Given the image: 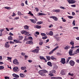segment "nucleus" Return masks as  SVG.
I'll return each mask as SVG.
<instances>
[{
	"label": "nucleus",
	"mask_w": 79,
	"mask_h": 79,
	"mask_svg": "<svg viewBox=\"0 0 79 79\" xmlns=\"http://www.w3.org/2000/svg\"><path fill=\"white\" fill-rule=\"evenodd\" d=\"M48 71L45 70H41L39 71V73L41 75L43 76H46L45 73H47Z\"/></svg>",
	"instance_id": "f257e3e1"
},
{
	"label": "nucleus",
	"mask_w": 79,
	"mask_h": 79,
	"mask_svg": "<svg viewBox=\"0 0 79 79\" xmlns=\"http://www.w3.org/2000/svg\"><path fill=\"white\" fill-rule=\"evenodd\" d=\"M21 33H22V34H24L26 35H29V32H27L26 31L22 30L21 31Z\"/></svg>",
	"instance_id": "f03ea898"
},
{
	"label": "nucleus",
	"mask_w": 79,
	"mask_h": 79,
	"mask_svg": "<svg viewBox=\"0 0 79 79\" xmlns=\"http://www.w3.org/2000/svg\"><path fill=\"white\" fill-rule=\"evenodd\" d=\"M39 47H37L36 49H34L31 51L32 52H35V53H39Z\"/></svg>",
	"instance_id": "7ed1b4c3"
},
{
	"label": "nucleus",
	"mask_w": 79,
	"mask_h": 79,
	"mask_svg": "<svg viewBox=\"0 0 79 79\" xmlns=\"http://www.w3.org/2000/svg\"><path fill=\"white\" fill-rule=\"evenodd\" d=\"M58 48H59V47L58 46H57L54 49H53L52 50V51H51V52H50L49 53V55H51V54H52V53H53L54 51H55V50H57V49H58Z\"/></svg>",
	"instance_id": "20e7f679"
},
{
	"label": "nucleus",
	"mask_w": 79,
	"mask_h": 79,
	"mask_svg": "<svg viewBox=\"0 0 79 79\" xmlns=\"http://www.w3.org/2000/svg\"><path fill=\"white\" fill-rule=\"evenodd\" d=\"M13 63L15 65H18L19 64V62H18V60L16 59H15L13 61Z\"/></svg>",
	"instance_id": "39448f33"
},
{
	"label": "nucleus",
	"mask_w": 79,
	"mask_h": 79,
	"mask_svg": "<svg viewBox=\"0 0 79 79\" xmlns=\"http://www.w3.org/2000/svg\"><path fill=\"white\" fill-rule=\"evenodd\" d=\"M69 64L71 66H73L75 64V62L73 60H70L69 62Z\"/></svg>",
	"instance_id": "423d86ee"
},
{
	"label": "nucleus",
	"mask_w": 79,
	"mask_h": 79,
	"mask_svg": "<svg viewBox=\"0 0 79 79\" xmlns=\"http://www.w3.org/2000/svg\"><path fill=\"white\" fill-rule=\"evenodd\" d=\"M50 18L53 19L55 21H58V18L55 16H51L50 17Z\"/></svg>",
	"instance_id": "0eeeda50"
},
{
	"label": "nucleus",
	"mask_w": 79,
	"mask_h": 79,
	"mask_svg": "<svg viewBox=\"0 0 79 79\" xmlns=\"http://www.w3.org/2000/svg\"><path fill=\"white\" fill-rule=\"evenodd\" d=\"M13 70L15 72H18L19 71V69L17 67H15L13 69Z\"/></svg>",
	"instance_id": "6e6552de"
},
{
	"label": "nucleus",
	"mask_w": 79,
	"mask_h": 79,
	"mask_svg": "<svg viewBox=\"0 0 79 79\" xmlns=\"http://www.w3.org/2000/svg\"><path fill=\"white\" fill-rule=\"evenodd\" d=\"M60 62L63 64H65L66 63V62H65V59L64 58H62L61 59V61Z\"/></svg>",
	"instance_id": "1a4fd4ad"
},
{
	"label": "nucleus",
	"mask_w": 79,
	"mask_h": 79,
	"mask_svg": "<svg viewBox=\"0 0 79 79\" xmlns=\"http://www.w3.org/2000/svg\"><path fill=\"white\" fill-rule=\"evenodd\" d=\"M69 3H71L73 4V3H75L76 1L75 0H69L67 1Z\"/></svg>",
	"instance_id": "9d476101"
},
{
	"label": "nucleus",
	"mask_w": 79,
	"mask_h": 79,
	"mask_svg": "<svg viewBox=\"0 0 79 79\" xmlns=\"http://www.w3.org/2000/svg\"><path fill=\"white\" fill-rule=\"evenodd\" d=\"M10 44H8V42H6L5 44V47L6 48H9V47H10Z\"/></svg>",
	"instance_id": "9b49d317"
},
{
	"label": "nucleus",
	"mask_w": 79,
	"mask_h": 79,
	"mask_svg": "<svg viewBox=\"0 0 79 79\" xmlns=\"http://www.w3.org/2000/svg\"><path fill=\"white\" fill-rule=\"evenodd\" d=\"M66 72L64 70H61V71L60 73L62 75H65Z\"/></svg>",
	"instance_id": "f8f14e48"
},
{
	"label": "nucleus",
	"mask_w": 79,
	"mask_h": 79,
	"mask_svg": "<svg viewBox=\"0 0 79 79\" xmlns=\"http://www.w3.org/2000/svg\"><path fill=\"white\" fill-rule=\"evenodd\" d=\"M69 55L70 56H72V54H73V50L70 49L69 51Z\"/></svg>",
	"instance_id": "ddd939ff"
},
{
	"label": "nucleus",
	"mask_w": 79,
	"mask_h": 79,
	"mask_svg": "<svg viewBox=\"0 0 79 79\" xmlns=\"http://www.w3.org/2000/svg\"><path fill=\"white\" fill-rule=\"evenodd\" d=\"M65 50H68L69 48H70V46L69 45H67L64 48Z\"/></svg>",
	"instance_id": "4468645a"
},
{
	"label": "nucleus",
	"mask_w": 79,
	"mask_h": 79,
	"mask_svg": "<svg viewBox=\"0 0 79 79\" xmlns=\"http://www.w3.org/2000/svg\"><path fill=\"white\" fill-rule=\"evenodd\" d=\"M37 15L38 16H42V15H45V14L44 13H38L37 14Z\"/></svg>",
	"instance_id": "2eb2a0df"
},
{
	"label": "nucleus",
	"mask_w": 79,
	"mask_h": 79,
	"mask_svg": "<svg viewBox=\"0 0 79 79\" xmlns=\"http://www.w3.org/2000/svg\"><path fill=\"white\" fill-rule=\"evenodd\" d=\"M30 21H31V23H33L34 24H35L36 23V21L34 19H30Z\"/></svg>",
	"instance_id": "dca6fc26"
},
{
	"label": "nucleus",
	"mask_w": 79,
	"mask_h": 79,
	"mask_svg": "<svg viewBox=\"0 0 79 79\" xmlns=\"http://www.w3.org/2000/svg\"><path fill=\"white\" fill-rule=\"evenodd\" d=\"M51 59L52 60H56V58L54 57L53 56H52L50 57Z\"/></svg>",
	"instance_id": "f3484780"
},
{
	"label": "nucleus",
	"mask_w": 79,
	"mask_h": 79,
	"mask_svg": "<svg viewBox=\"0 0 79 79\" xmlns=\"http://www.w3.org/2000/svg\"><path fill=\"white\" fill-rule=\"evenodd\" d=\"M56 72V70H51V71L49 72L50 73H51V74H52V73H55Z\"/></svg>",
	"instance_id": "a211bd4d"
},
{
	"label": "nucleus",
	"mask_w": 79,
	"mask_h": 79,
	"mask_svg": "<svg viewBox=\"0 0 79 79\" xmlns=\"http://www.w3.org/2000/svg\"><path fill=\"white\" fill-rule=\"evenodd\" d=\"M8 39L9 40H13V37H12V36H10L8 37Z\"/></svg>",
	"instance_id": "6ab92c4d"
},
{
	"label": "nucleus",
	"mask_w": 79,
	"mask_h": 79,
	"mask_svg": "<svg viewBox=\"0 0 79 79\" xmlns=\"http://www.w3.org/2000/svg\"><path fill=\"white\" fill-rule=\"evenodd\" d=\"M47 64L48 66H52V63L50 61H49L47 63Z\"/></svg>",
	"instance_id": "aec40b11"
},
{
	"label": "nucleus",
	"mask_w": 79,
	"mask_h": 79,
	"mask_svg": "<svg viewBox=\"0 0 79 79\" xmlns=\"http://www.w3.org/2000/svg\"><path fill=\"white\" fill-rule=\"evenodd\" d=\"M24 29H27V30H29V27L27 25H25L24 26Z\"/></svg>",
	"instance_id": "412c9836"
},
{
	"label": "nucleus",
	"mask_w": 79,
	"mask_h": 79,
	"mask_svg": "<svg viewBox=\"0 0 79 79\" xmlns=\"http://www.w3.org/2000/svg\"><path fill=\"white\" fill-rule=\"evenodd\" d=\"M42 23H43V22L42 21H40L37 22L36 24L37 25H40V24H42Z\"/></svg>",
	"instance_id": "4be33fe9"
},
{
	"label": "nucleus",
	"mask_w": 79,
	"mask_h": 79,
	"mask_svg": "<svg viewBox=\"0 0 79 79\" xmlns=\"http://www.w3.org/2000/svg\"><path fill=\"white\" fill-rule=\"evenodd\" d=\"M70 44L72 46H74V41H71V42L70 43Z\"/></svg>",
	"instance_id": "5701e85b"
},
{
	"label": "nucleus",
	"mask_w": 79,
	"mask_h": 79,
	"mask_svg": "<svg viewBox=\"0 0 79 79\" xmlns=\"http://www.w3.org/2000/svg\"><path fill=\"white\" fill-rule=\"evenodd\" d=\"M59 35V34H58L57 33L56 35L54 36V39H58L56 37H58Z\"/></svg>",
	"instance_id": "b1692460"
},
{
	"label": "nucleus",
	"mask_w": 79,
	"mask_h": 79,
	"mask_svg": "<svg viewBox=\"0 0 79 79\" xmlns=\"http://www.w3.org/2000/svg\"><path fill=\"white\" fill-rule=\"evenodd\" d=\"M19 76L21 77H24V75L23 73H20L19 74Z\"/></svg>",
	"instance_id": "393cba45"
},
{
	"label": "nucleus",
	"mask_w": 79,
	"mask_h": 79,
	"mask_svg": "<svg viewBox=\"0 0 79 79\" xmlns=\"http://www.w3.org/2000/svg\"><path fill=\"white\" fill-rule=\"evenodd\" d=\"M35 28H36L37 29H40V28H41V26L39 25H36L35 26Z\"/></svg>",
	"instance_id": "a878e982"
},
{
	"label": "nucleus",
	"mask_w": 79,
	"mask_h": 79,
	"mask_svg": "<svg viewBox=\"0 0 79 79\" xmlns=\"http://www.w3.org/2000/svg\"><path fill=\"white\" fill-rule=\"evenodd\" d=\"M53 35V33L52 32V31H51L49 32V35H51V36H52Z\"/></svg>",
	"instance_id": "bb28decb"
},
{
	"label": "nucleus",
	"mask_w": 79,
	"mask_h": 79,
	"mask_svg": "<svg viewBox=\"0 0 79 79\" xmlns=\"http://www.w3.org/2000/svg\"><path fill=\"white\" fill-rule=\"evenodd\" d=\"M21 69L22 70H25L26 69V67H22L21 68Z\"/></svg>",
	"instance_id": "cd10ccee"
},
{
	"label": "nucleus",
	"mask_w": 79,
	"mask_h": 79,
	"mask_svg": "<svg viewBox=\"0 0 79 79\" xmlns=\"http://www.w3.org/2000/svg\"><path fill=\"white\" fill-rule=\"evenodd\" d=\"M29 44L30 45H33V41L32 40H31L30 41H29Z\"/></svg>",
	"instance_id": "c85d7f7f"
},
{
	"label": "nucleus",
	"mask_w": 79,
	"mask_h": 79,
	"mask_svg": "<svg viewBox=\"0 0 79 79\" xmlns=\"http://www.w3.org/2000/svg\"><path fill=\"white\" fill-rule=\"evenodd\" d=\"M19 40H22L23 39V36H19Z\"/></svg>",
	"instance_id": "c756f323"
},
{
	"label": "nucleus",
	"mask_w": 79,
	"mask_h": 79,
	"mask_svg": "<svg viewBox=\"0 0 79 79\" xmlns=\"http://www.w3.org/2000/svg\"><path fill=\"white\" fill-rule=\"evenodd\" d=\"M40 59L41 60H45V58L44 56H40Z\"/></svg>",
	"instance_id": "7c9ffc66"
},
{
	"label": "nucleus",
	"mask_w": 79,
	"mask_h": 79,
	"mask_svg": "<svg viewBox=\"0 0 79 79\" xmlns=\"http://www.w3.org/2000/svg\"><path fill=\"white\" fill-rule=\"evenodd\" d=\"M28 14L29 15H31V16H34V15L33 14H32V12H31V11H29V12L28 13Z\"/></svg>",
	"instance_id": "2f4dec72"
},
{
	"label": "nucleus",
	"mask_w": 79,
	"mask_h": 79,
	"mask_svg": "<svg viewBox=\"0 0 79 79\" xmlns=\"http://www.w3.org/2000/svg\"><path fill=\"white\" fill-rule=\"evenodd\" d=\"M71 58V57H69L67 60L66 62L67 63H68L69 62V61L70 60V59Z\"/></svg>",
	"instance_id": "473e14b6"
},
{
	"label": "nucleus",
	"mask_w": 79,
	"mask_h": 79,
	"mask_svg": "<svg viewBox=\"0 0 79 79\" xmlns=\"http://www.w3.org/2000/svg\"><path fill=\"white\" fill-rule=\"evenodd\" d=\"M61 51H60L59 52H57V55H61Z\"/></svg>",
	"instance_id": "72a5a7b5"
},
{
	"label": "nucleus",
	"mask_w": 79,
	"mask_h": 79,
	"mask_svg": "<svg viewBox=\"0 0 79 79\" xmlns=\"http://www.w3.org/2000/svg\"><path fill=\"white\" fill-rule=\"evenodd\" d=\"M47 38V35H46V36H45V37H43L42 38V39L43 40H45V39H46Z\"/></svg>",
	"instance_id": "f704fd0d"
},
{
	"label": "nucleus",
	"mask_w": 79,
	"mask_h": 79,
	"mask_svg": "<svg viewBox=\"0 0 79 79\" xmlns=\"http://www.w3.org/2000/svg\"><path fill=\"white\" fill-rule=\"evenodd\" d=\"M7 60H10V61H11V57H7Z\"/></svg>",
	"instance_id": "c9c22d12"
},
{
	"label": "nucleus",
	"mask_w": 79,
	"mask_h": 79,
	"mask_svg": "<svg viewBox=\"0 0 79 79\" xmlns=\"http://www.w3.org/2000/svg\"><path fill=\"white\" fill-rule=\"evenodd\" d=\"M6 9H7V10H10L11 9V7H4Z\"/></svg>",
	"instance_id": "e433bc0d"
},
{
	"label": "nucleus",
	"mask_w": 79,
	"mask_h": 79,
	"mask_svg": "<svg viewBox=\"0 0 79 79\" xmlns=\"http://www.w3.org/2000/svg\"><path fill=\"white\" fill-rule=\"evenodd\" d=\"M41 35L43 36H46V35H46V34H45L44 33H41Z\"/></svg>",
	"instance_id": "4c0bfd02"
},
{
	"label": "nucleus",
	"mask_w": 79,
	"mask_h": 79,
	"mask_svg": "<svg viewBox=\"0 0 79 79\" xmlns=\"http://www.w3.org/2000/svg\"><path fill=\"white\" fill-rule=\"evenodd\" d=\"M67 17L69 18V19H72L73 18V16H68Z\"/></svg>",
	"instance_id": "58836bf2"
},
{
	"label": "nucleus",
	"mask_w": 79,
	"mask_h": 79,
	"mask_svg": "<svg viewBox=\"0 0 79 79\" xmlns=\"http://www.w3.org/2000/svg\"><path fill=\"white\" fill-rule=\"evenodd\" d=\"M4 69V67L3 66H0V70H2V69Z\"/></svg>",
	"instance_id": "ea45409f"
},
{
	"label": "nucleus",
	"mask_w": 79,
	"mask_h": 79,
	"mask_svg": "<svg viewBox=\"0 0 79 79\" xmlns=\"http://www.w3.org/2000/svg\"><path fill=\"white\" fill-rule=\"evenodd\" d=\"M60 11V9H56V13H59Z\"/></svg>",
	"instance_id": "a19ab883"
},
{
	"label": "nucleus",
	"mask_w": 79,
	"mask_h": 79,
	"mask_svg": "<svg viewBox=\"0 0 79 79\" xmlns=\"http://www.w3.org/2000/svg\"><path fill=\"white\" fill-rule=\"evenodd\" d=\"M46 58L47 60H50V57L49 56H46Z\"/></svg>",
	"instance_id": "79ce46f5"
},
{
	"label": "nucleus",
	"mask_w": 79,
	"mask_h": 79,
	"mask_svg": "<svg viewBox=\"0 0 79 79\" xmlns=\"http://www.w3.org/2000/svg\"><path fill=\"white\" fill-rule=\"evenodd\" d=\"M61 19H62V21H63V22H66V19H63V17L61 18Z\"/></svg>",
	"instance_id": "37998d69"
},
{
	"label": "nucleus",
	"mask_w": 79,
	"mask_h": 79,
	"mask_svg": "<svg viewBox=\"0 0 79 79\" xmlns=\"http://www.w3.org/2000/svg\"><path fill=\"white\" fill-rule=\"evenodd\" d=\"M58 68V67L56 66H55L54 67H53V69H56V68Z\"/></svg>",
	"instance_id": "c03bdc74"
},
{
	"label": "nucleus",
	"mask_w": 79,
	"mask_h": 79,
	"mask_svg": "<svg viewBox=\"0 0 79 79\" xmlns=\"http://www.w3.org/2000/svg\"><path fill=\"white\" fill-rule=\"evenodd\" d=\"M71 6L73 8H75V7L76 6L75 5H71Z\"/></svg>",
	"instance_id": "a18cd8bd"
},
{
	"label": "nucleus",
	"mask_w": 79,
	"mask_h": 79,
	"mask_svg": "<svg viewBox=\"0 0 79 79\" xmlns=\"http://www.w3.org/2000/svg\"><path fill=\"white\" fill-rule=\"evenodd\" d=\"M60 8H61V9H63V10H64V9H66L65 8L62 6H60Z\"/></svg>",
	"instance_id": "49530a36"
},
{
	"label": "nucleus",
	"mask_w": 79,
	"mask_h": 79,
	"mask_svg": "<svg viewBox=\"0 0 79 79\" xmlns=\"http://www.w3.org/2000/svg\"><path fill=\"white\" fill-rule=\"evenodd\" d=\"M68 74H69V75H70L71 76H74V74H71L70 73H69Z\"/></svg>",
	"instance_id": "de8ad7c7"
},
{
	"label": "nucleus",
	"mask_w": 79,
	"mask_h": 79,
	"mask_svg": "<svg viewBox=\"0 0 79 79\" xmlns=\"http://www.w3.org/2000/svg\"><path fill=\"white\" fill-rule=\"evenodd\" d=\"M73 24L74 26H75V25H76V23H75V20H74L73 21Z\"/></svg>",
	"instance_id": "09e8293b"
},
{
	"label": "nucleus",
	"mask_w": 79,
	"mask_h": 79,
	"mask_svg": "<svg viewBox=\"0 0 79 79\" xmlns=\"http://www.w3.org/2000/svg\"><path fill=\"white\" fill-rule=\"evenodd\" d=\"M56 79H62V78L60 77H56Z\"/></svg>",
	"instance_id": "8fccbe9b"
},
{
	"label": "nucleus",
	"mask_w": 79,
	"mask_h": 79,
	"mask_svg": "<svg viewBox=\"0 0 79 79\" xmlns=\"http://www.w3.org/2000/svg\"><path fill=\"white\" fill-rule=\"evenodd\" d=\"M56 77H51V79H56Z\"/></svg>",
	"instance_id": "3c124183"
},
{
	"label": "nucleus",
	"mask_w": 79,
	"mask_h": 79,
	"mask_svg": "<svg viewBox=\"0 0 79 79\" xmlns=\"http://www.w3.org/2000/svg\"><path fill=\"white\" fill-rule=\"evenodd\" d=\"M14 42H16V43H18V41L17 40H14Z\"/></svg>",
	"instance_id": "603ef678"
},
{
	"label": "nucleus",
	"mask_w": 79,
	"mask_h": 79,
	"mask_svg": "<svg viewBox=\"0 0 79 79\" xmlns=\"http://www.w3.org/2000/svg\"><path fill=\"white\" fill-rule=\"evenodd\" d=\"M25 56V60H27V58L28 57V56H27L25 55L24 56Z\"/></svg>",
	"instance_id": "864d4df0"
},
{
	"label": "nucleus",
	"mask_w": 79,
	"mask_h": 79,
	"mask_svg": "<svg viewBox=\"0 0 79 79\" xmlns=\"http://www.w3.org/2000/svg\"><path fill=\"white\" fill-rule=\"evenodd\" d=\"M15 77L16 78H19V76L18 75L16 74Z\"/></svg>",
	"instance_id": "5fc2aeb1"
},
{
	"label": "nucleus",
	"mask_w": 79,
	"mask_h": 79,
	"mask_svg": "<svg viewBox=\"0 0 79 79\" xmlns=\"http://www.w3.org/2000/svg\"><path fill=\"white\" fill-rule=\"evenodd\" d=\"M4 30V29H2L1 30H0V33H2V32H3V31H4V30Z\"/></svg>",
	"instance_id": "6e6d98bb"
},
{
	"label": "nucleus",
	"mask_w": 79,
	"mask_h": 79,
	"mask_svg": "<svg viewBox=\"0 0 79 79\" xmlns=\"http://www.w3.org/2000/svg\"><path fill=\"white\" fill-rule=\"evenodd\" d=\"M35 9L36 10V11H37V12H38V11H39V8L37 7L35 8Z\"/></svg>",
	"instance_id": "4d7b16f0"
},
{
	"label": "nucleus",
	"mask_w": 79,
	"mask_h": 79,
	"mask_svg": "<svg viewBox=\"0 0 79 79\" xmlns=\"http://www.w3.org/2000/svg\"><path fill=\"white\" fill-rule=\"evenodd\" d=\"M28 39H29V40H32L33 39L32 38V37L30 36L28 38Z\"/></svg>",
	"instance_id": "13d9d810"
},
{
	"label": "nucleus",
	"mask_w": 79,
	"mask_h": 79,
	"mask_svg": "<svg viewBox=\"0 0 79 79\" xmlns=\"http://www.w3.org/2000/svg\"><path fill=\"white\" fill-rule=\"evenodd\" d=\"M51 27H53V25L52 24H51L49 26V27L50 28Z\"/></svg>",
	"instance_id": "bf43d9fd"
},
{
	"label": "nucleus",
	"mask_w": 79,
	"mask_h": 79,
	"mask_svg": "<svg viewBox=\"0 0 79 79\" xmlns=\"http://www.w3.org/2000/svg\"><path fill=\"white\" fill-rule=\"evenodd\" d=\"M21 55H22V56H24L25 55V53H23V52H22L21 53Z\"/></svg>",
	"instance_id": "052dcab7"
},
{
	"label": "nucleus",
	"mask_w": 79,
	"mask_h": 79,
	"mask_svg": "<svg viewBox=\"0 0 79 79\" xmlns=\"http://www.w3.org/2000/svg\"><path fill=\"white\" fill-rule=\"evenodd\" d=\"M9 35H14L11 32L9 33Z\"/></svg>",
	"instance_id": "680f3d73"
},
{
	"label": "nucleus",
	"mask_w": 79,
	"mask_h": 79,
	"mask_svg": "<svg viewBox=\"0 0 79 79\" xmlns=\"http://www.w3.org/2000/svg\"><path fill=\"white\" fill-rule=\"evenodd\" d=\"M72 16H74L75 15V13H74V12H72Z\"/></svg>",
	"instance_id": "e2e57ef3"
},
{
	"label": "nucleus",
	"mask_w": 79,
	"mask_h": 79,
	"mask_svg": "<svg viewBox=\"0 0 79 79\" xmlns=\"http://www.w3.org/2000/svg\"><path fill=\"white\" fill-rule=\"evenodd\" d=\"M16 74H15V73H13L12 74L13 76V77H16Z\"/></svg>",
	"instance_id": "0e129e2a"
},
{
	"label": "nucleus",
	"mask_w": 79,
	"mask_h": 79,
	"mask_svg": "<svg viewBox=\"0 0 79 79\" xmlns=\"http://www.w3.org/2000/svg\"><path fill=\"white\" fill-rule=\"evenodd\" d=\"M39 44L40 45H42V44H43V42H40L39 43Z\"/></svg>",
	"instance_id": "69168bd1"
},
{
	"label": "nucleus",
	"mask_w": 79,
	"mask_h": 79,
	"mask_svg": "<svg viewBox=\"0 0 79 79\" xmlns=\"http://www.w3.org/2000/svg\"><path fill=\"white\" fill-rule=\"evenodd\" d=\"M5 79H9V77H5Z\"/></svg>",
	"instance_id": "338daca9"
},
{
	"label": "nucleus",
	"mask_w": 79,
	"mask_h": 79,
	"mask_svg": "<svg viewBox=\"0 0 79 79\" xmlns=\"http://www.w3.org/2000/svg\"><path fill=\"white\" fill-rule=\"evenodd\" d=\"M76 62H77V63H79V59L77 60H76Z\"/></svg>",
	"instance_id": "774afa93"
}]
</instances>
